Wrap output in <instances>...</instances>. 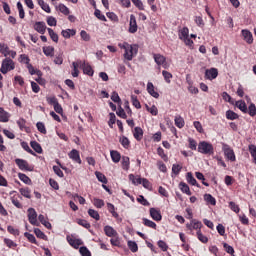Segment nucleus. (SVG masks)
<instances>
[{"mask_svg": "<svg viewBox=\"0 0 256 256\" xmlns=\"http://www.w3.org/2000/svg\"><path fill=\"white\" fill-rule=\"evenodd\" d=\"M20 193L23 197H26V199H31V190H29V188H21Z\"/></svg>", "mask_w": 256, "mask_h": 256, "instance_id": "62", "label": "nucleus"}, {"mask_svg": "<svg viewBox=\"0 0 256 256\" xmlns=\"http://www.w3.org/2000/svg\"><path fill=\"white\" fill-rule=\"evenodd\" d=\"M7 231H8V233H10V235H13L14 237H19V235H20L19 229L15 228L13 226H8Z\"/></svg>", "mask_w": 256, "mask_h": 256, "instance_id": "49", "label": "nucleus"}, {"mask_svg": "<svg viewBox=\"0 0 256 256\" xmlns=\"http://www.w3.org/2000/svg\"><path fill=\"white\" fill-rule=\"evenodd\" d=\"M94 15L99 21H107V18L101 13V10L95 8Z\"/></svg>", "mask_w": 256, "mask_h": 256, "instance_id": "57", "label": "nucleus"}, {"mask_svg": "<svg viewBox=\"0 0 256 256\" xmlns=\"http://www.w3.org/2000/svg\"><path fill=\"white\" fill-rule=\"evenodd\" d=\"M223 151L228 161H235V152L233 151V149H231V147H229V145L225 144L223 146Z\"/></svg>", "mask_w": 256, "mask_h": 256, "instance_id": "9", "label": "nucleus"}, {"mask_svg": "<svg viewBox=\"0 0 256 256\" xmlns=\"http://www.w3.org/2000/svg\"><path fill=\"white\" fill-rule=\"evenodd\" d=\"M153 59L158 67H167V58L161 54H153Z\"/></svg>", "mask_w": 256, "mask_h": 256, "instance_id": "6", "label": "nucleus"}, {"mask_svg": "<svg viewBox=\"0 0 256 256\" xmlns=\"http://www.w3.org/2000/svg\"><path fill=\"white\" fill-rule=\"evenodd\" d=\"M43 53L46 57H53L55 55V48L53 46H44Z\"/></svg>", "mask_w": 256, "mask_h": 256, "instance_id": "27", "label": "nucleus"}, {"mask_svg": "<svg viewBox=\"0 0 256 256\" xmlns=\"http://www.w3.org/2000/svg\"><path fill=\"white\" fill-rule=\"evenodd\" d=\"M143 225H145V227H150V229H157V224L147 218H143Z\"/></svg>", "mask_w": 256, "mask_h": 256, "instance_id": "42", "label": "nucleus"}, {"mask_svg": "<svg viewBox=\"0 0 256 256\" xmlns=\"http://www.w3.org/2000/svg\"><path fill=\"white\" fill-rule=\"evenodd\" d=\"M28 221L31 225H39V222H37V211H35V208L28 209Z\"/></svg>", "mask_w": 256, "mask_h": 256, "instance_id": "7", "label": "nucleus"}, {"mask_svg": "<svg viewBox=\"0 0 256 256\" xmlns=\"http://www.w3.org/2000/svg\"><path fill=\"white\" fill-rule=\"evenodd\" d=\"M174 123L178 129H183L185 127V120L181 116H176L174 119Z\"/></svg>", "mask_w": 256, "mask_h": 256, "instance_id": "32", "label": "nucleus"}, {"mask_svg": "<svg viewBox=\"0 0 256 256\" xmlns=\"http://www.w3.org/2000/svg\"><path fill=\"white\" fill-rule=\"evenodd\" d=\"M201 227H203V223L197 219H192V229H195L196 231H201Z\"/></svg>", "mask_w": 256, "mask_h": 256, "instance_id": "50", "label": "nucleus"}, {"mask_svg": "<svg viewBox=\"0 0 256 256\" xmlns=\"http://www.w3.org/2000/svg\"><path fill=\"white\" fill-rule=\"evenodd\" d=\"M18 177H19L20 181H22L26 185H29L31 183V178H29V176H27L23 173H19Z\"/></svg>", "mask_w": 256, "mask_h": 256, "instance_id": "54", "label": "nucleus"}, {"mask_svg": "<svg viewBox=\"0 0 256 256\" xmlns=\"http://www.w3.org/2000/svg\"><path fill=\"white\" fill-rule=\"evenodd\" d=\"M129 179L133 185H141V183L143 181V178H141L140 176L135 177V175H133V174L129 175Z\"/></svg>", "mask_w": 256, "mask_h": 256, "instance_id": "38", "label": "nucleus"}, {"mask_svg": "<svg viewBox=\"0 0 256 256\" xmlns=\"http://www.w3.org/2000/svg\"><path fill=\"white\" fill-rule=\"evenodd\" d=\"M131 102H132V105H133L136 109H141V102H139V99L137 98V96L132 95V96H131Z\"/></svg>", "mask_w": 256, "mask_h": 256, "instance_id": "56", "label": "nucleus"}, {"mask_svg": "<svg viewBox=\"0 0 256 256\" xmlns=\"http://www.w3.org/2000/svg\"><path fill=\"white\" fill-rule=\"evenodd\" d=\"M236 107L242 111V113H248L250 117H255L256 115V106L255 104L251 103L248 108L247 104L243 100L236 101Z\"/></svg>", "mask_w": 256, "mask_h": 256, "instance_id": "2", "label": "nucleus"}, {"mask_svg": "<svg viewBox=\"0 0 256 256\" xmlns=\"http://www.w3.org/2000/svg\"><path fill=\"white\" fill-rule=\"evenodd\" d=\"M150 217L154 221H161L163 219V216H161V211L157 210L156 208H150Z\"/></svg>", "mask_w": 256, "mask_h": 256, "instance_id": "16", "label": "nucleus"}, {"mask_svg": "<svg viewBox=\"0 0 256 256\" xmlns=\"http://www.w3.org/2000/svg\"><path fill=\"white\" fill-rule=\"evenodd\" d=\"M181 169H183V166L180 164H173L172 165V173L174 175H179L181 173Z\"/></svg>", "mask_w": 256, "mask_h": 256, "instance_id": "60", "label": "nucleus"}, {"mask_svg": "<svg viewBox=\"0 0 256 256\" xmlns=\"http://www.w3.org/2000/svg\"><path fill=\"white\" fill-rule=\"evenodd\" d=\"M81 68L83 69V73L84 75H88L89 77H93V67H91V65H89V63L86 62H82L81 63Z\"/></svg>", "mask_w": 256, "mask_h": 256, "instance_id": "15", "label": "nucleus"}, {"mask_svg": "<svg viewBox=\"0 0 256 256\" xmlns=\"http://www.w3.org/2000/svg\"><path fill=\"white\" fill-rule=\"evenodd\" d=\"M95 176L97 177L98 181H100V183H103L104 185H107V177L104 176L103 173H101L99 171H96Z\"/></svg>", "mask_w": 256, "mask_h": 256, "instance_id": "45", "label": "nucleus"}, {"mask_svg": "<svg viewBox=\"0 0 256 256\" xmlns=\"http://www.w3.org/2000/svg\"><path fill=\"white\" fill-rule=\"evenodd\" d=\"M129 33H137V18H135V15H130V23H129Z\"/></svg>", "mask_w": 256, "mask_h": 256, "instance_id": "13", "label": "nucleus"}, {"mask_svg": "<svg viewBox=\"0 0 256 256\" xmlns=\"http://www.w3.org/2000/svg\"><path fill=\"white\" fill-rule=\"evenodd\" d=\"M108 211L111 213L112 217L119 219V214L115 211V205L107 203Z\"/></svg>", "mask_w": 256, "mask_h": 256, "instance_id": "43", "label": "nucleus"}, {"mask_svg": "<svg viewBox=\"0 0 256 256\" xmlns=\"http://www.w3.org/2000/svg\"><path fill=\"white\" fill-rule=\"evenodd\" d=\"M24 237H26V239H28V241L30 243H34V245H38L37 243V239L35 238V235L29 233V232H25L24 233Z\"/></svg>", "mask_w": 256, "mask_h": 256, "instance_id": "51", "label": "nucleus"}, {"mask_svg": "<svg viewBox=\"0 0 256 256\" xmlns=\"http://www.w3.org/2000/svg\"><path fill=\"white\" fill-rule=\"evenodd\" d=\"M119 142L121 143L122 147H124V149H129V147H131V141H129V138L126 136H121Z\"/></svg>", "mask_w": 256, "mask_h": 256, "instance_id": "31", "label": "nucleus"}, {"mask_svg": "<svg viewBox=\"0 0 256 256\" xmlns=\"http://www.w3.org/2000/svg\"><path fill=\"white\" fill-rule=\"evenodd\" d=\"M128 247L132 253H137V251H139V246L135 241H128Z\"/></svg>", "mask_w": 256, "mask_h": 256, "instance_id": "44", "label": "nucleus"}, {"mask_svg": "<svg viewBox=\"0 0 256 256\" xmlns=\"http://www.w3.org/2000/svg\"><path fill=\"white\" fill-rule=\"evenodd\" d=\"M36 127L42 135H47V128H45V124L43 122H37Z\"/></svg>", "mask_w": 256, "mask_h": 256, "instance_id": "53", "label": "nucleus"}, {"mask_svg": "<svg viewBox=\"0 0 256 256\" xmlns=\"http://www.w3.org/2000/svg\"><path fill=\"white\" fill-rule=\"evenodd\" d=\"M198 153H202V155H213L215 148H213V144L210 142L201 141L198 144Z\"/></svg>", "mask_w": 256, "mask_h": 256, "instance_id": "3", "label": "nucleus"}, {"mask_svg": "<svg viewBox=\"0 0 256 256\" xmlns=\"http://www.w3.org/2000/svg\"><path fill=\"white\" fill-rule=\"evenodd\" d=\"M68 157L69 159H72L74 163H78L79 165H81V156L79 155L77 149H73L72 151H70Z\"/></svg>", "mask_w": 256, "mask_h": 256, "instance_id": "14", "label": "nucleus"}, {"mask_svg": "<svg viewBox=\"0 0 256 256\" xmlns=\"http://www.w3.org/2000/svg\"><path fill=\"white\" fill-rule=\"evenodd\" d=\"M204 201H206L207 205H217V200L211 194H205Z\"/></svg>", "mask_w": 256, "mask_h": 256, "instance_id": "29", "label": "nucleus"}, {"mask_svg": "<svg viewBox=\"0 0 256 256\" xmlns=\"http://www.w3.org/2000/svg\"><path fill=\"white\" fill-rule=\"evenodd\" d=\"M4 243L9 247V249H15V247H17V243L9 238H4Z\"/></svg>", "mask_w": 256, "mask_h": 256, "instance_id": "61", "label": "nucleus"}, {"mask_svg": "<svg viewBox=\"0 0 256 256\" xmlns=\"http://www.w3.org/2000/svg\"><path fill=\"white\" fill-rule=\"evenodd\" d=\"M196 235H197L198 239L201 241V243H208L209 238H207V236L203 235L201 230H198L196 232Z\"/></svg>", "mask_w": 256, "mask_h": 256, "instance_id": "58", "label": "nucleus"}, {"mask_svg": "<svg viewBox=\"0 0 256 256\" xmlns=\"http://www.w3.org/2000/svg\"><path fill=\"white\" fill-rule=\"evenodd\" d=\"M66 239L69 245H71V247H73L74 249H79V247L83 245V240L81 239H73L71 238V236H67Z\"/></svg>", "mask_w": 256, "mask_h": 256, "instance_id": "12", "label": "nucleus"}, {"mask_svg": "<svg viewBox=\"0 0 256 256\" xmlns=\"http://www.w3.org/2000/svg\"><path fill=\"white\" fill-rule=\"evenodd\" d=\"M10 115L3 107H0V123H8Z\"/></svg>", "mask_w": 256, "mask_h": 256, "instance_id": "19", "label": "nucleus"}, {"mask_svg": "<svg viewBox=\"0 0 256 256\" xmlns=\"http://www.w3.org/2000/svg\"><path fill=\"white\" fill-rule=\"evenodd\" d=\"M109 121H108V125L110 127V129H113V125H115V123L117 122V116H115V113L111 112L109 114Z\"/></svg>", "mask_w": 256, "mask_h": 256, "instance_id": "48", "label": "nucleus"}, {"mask_svg": "<svg viewBox=\"0 0 256 256\" xmlns=\"http://www.w3.org/2000/svg\"><path fill=\"white\" fill-rule=\"evenodd\" d=\"M76 33L77 31L75 29H66L62 30L61 35L64 37V39H71V37H74Z\"/></svg>", "mask_w": 256, "mask_h": 256, "instance_id": "20", "label": "nucleus"}, {"mask_svg": "<svg viewBox=\"0 0 256 256\" xmlns=\"http://www.w3.org/2000/svg\"><path fill=\"white\" fill-rule=\"evenodd\" d=\"M79 253L82 256H91V251H89L86 246L80 247Z\"/></svg>", "mask_w": 256, "mask_h": 256, "instance_id": "64", "label": "nucleus"}, {"mask_svg": "<svg viewBox=\"0 0 256 256\" xmlns=\"http://www.w3.org/2000/svg\"><path fill=\"white\" fill-rule=\"evenodd\" d=\"M81 60H78L77 62H72V67H73V71H72V77H79V66L81 67Z\"/></svg>", "mask_w": 256, "mask_h": 256, "instance_id": "22", "label": "nucleus"}, {"mask_svg": "<svg viewBox=\"0 0 256 256\" xmlns=\"http://www.w3.org/2000/svg\"><path fill=\"white\" fill-rule=\"evenodd\" d=\"M133 135L136 141H141V139H143V129L141 127H135Z\"/></svg>", "mask_w": 256, "mask_h": 256, "instance_id": "21", "label": "nucleus"}, {"mask_svg": "<svg viewBox=\"0 0 256 256\" xmlns=\"http://www.w3.org/2000/svg\"><path fill=\"white\" fill-rule=\"evenodd\" d=\"M178 37L181 41L189 37V28L184 27L181 30H179Z\"/></svg>", "mask_w": 256, "mask_h": 256, "instance_id": "28", "label": "nucleus"}, {"mask_svg": "<svg viewBox=\"0 0 256 256\" xmlns=\"http://www.w3.org/2000/svg\"><path fill=\"white\" fill-rule=\"evenodd\" d=\"M20 131H26V133H29V127L26 126L27 120L24 118H20L16 121Z\"/></svg>", "mask_w": 256, "mask_h": 256, "instance_id": "18", "label": "nucleus"}, {"mask_svg": "<svg viewBox=\"0 0 256 256\" xmlns=\"http://www.w3.org/2000/svg\"><path fill=\"white\" fill-rule=\"evenodd\" d=\"M241 35L243 37V40L248 43V45H253V33L249 31L248 29H243L241 31Z\"/></svg>", "mask_w": 256, "mask_h": 256, "instance_id": "11", "label": "nucleus"}, {"mask_svg": "<svg viewBox=\"0 0 256 256\" xmlns=\"http://www.w3.org/2000/svg\"><path fill=\"white\" fill-rule=\"evenodd\" d=\"M179 187L182 193H185L186 195H191V189L189 188V185H187V183L180 182Z\"/></svg>", "mask_w": 256, "mask_h": 256, "instance_id": "34", "label": "nucleus"}, {"mask_svg": "<svg viewBox=\"0 0 256 256\" xmlns=\"http://www.w3.org/2000/svg\"><path fill=\"white\" fill-rule=\"evenodd\" d=\"M13 69H15V62H13L11 58H5L2 61V65L0 68L1 73L3 75H7V73H9V71H13Z\"/></svg>", "mask_w": 256, "mask_h": 256, "instance_id": "4", "label": "nucleus"}, {"mask_svg": "<svg viewBox=\"0 0 256 256\" xmlns=\"http://www.w3.org/2000/svg\"><path fill=\"white\" fill-rule=\"evenodd\" d=\"M34 29L37 31V33H40V35H45V32L47 31V24H45L43 21L35 22Z\"/></svg>", "mask_w": 256, "mask_h": 256, "instance_id": "10", "label": "nucleus"}, {"mask_svg": "<svg viewBox=\"0 0 256 256\" xmlns=\"http://www.w3.org/2000/svg\"><path fill=\"white\" fill-rule=\"evenodd\" d=\"M120 49H124V59L126 61H133V57L137 56L139 53V46L137 44H129L124 42L123 44H118Z\"/></svg>", "mask_w": 256, "mask_h": 256, "instance_id": "1", "label": "nucleus"}, {"mask_svg": "<svg viewBox=\"0 0 256 256\" xmlns=\"http://www.w3.org/2000/svg\"><path fill=\"white\" fill-rule=\"evenodd\" d=\"M249 153L253 159V163L256 165V146L254 144H250L248 146Z\"/></svg>", "mask_w": 256, "mask_h": 256, "instance_id": "40", "label": "nucleus"}, {"mask_svg": "<svg viewBox=\"0 0 256 256\" xmlns=\"http://www.w3.org/2000/svg\"><path fill=\"white\" fill-rule=\"evenodd\" d=\"M10 51L11 50H9V46H7L6 44L0 43V53H2L4 57H7Z\"/></svg>", "mask_w": 256, "mask_h": 256, "instance_id": "46", "label": "nucleus"}, {"mask_svg": "<svg viewBox=\"0 0 256 256\" xmlns=\"http://www.w3.org/2000/svg\"><path fill=\"white\" fill-rule=\"evenodd\" d=\"M104 232H105V235H107V237H117V232L113 229L112 226H105L104 227Z\"/></svg>", "mask_w": 256, "mask_h": 256, "instance_id": "25", "label": "nucleus"}, {"mask_svg": "<svg viewBox=\"0 0 256 256\" xmlns=\"http://www.w3.org/2000/svg\"><path fill=\"white\" fill-rule=\"evenodd\" d=\"M56 11H60L63 15H69L71 11L68 7L65 6V4H58L55 6Z\"/></svg>", "mask_w": 256, "mask_h": 256, "instance_id": "26", "label": "nucleus"}, {"mask_svg": "<svg viewBox=\"0 0 256 256\" xmlns=\"http://www.w3.org/2000/svg\"><path fill=\"white\" fill-rule=\"evenodd\" d=\"M36 1L43 11H45L46 13H51V7H49V4H47L45 0H36Z\"/></svg>", "mask_w": 256, "mask_h": 256, "instance_id": "30", "label": "nucleus"}, {"mask_svg": "<svg viewBox=\"0 0 256 256\" xmlns=\"http://www.w3.org/2000/svg\"><path fill=\"white\" fill-rule=\"evenodd\" d=\"M162 75H163L166 83H171V79H173V74H171V72L164 70V71H162Z\"/></svg>", "mask_w": 256, "mask_h": 256, "instance_id": "59", "label": "nucleus"}, {"mask_svg": "<svg viewBox=\"0 0 256 256\" xmlns=\"http://www.w3.org/2000/svg\"><path fill=\"white\" fill-rule=\"evenodd\" d=\"M30 145H31L32 149L35 150L36 153H39V154L43 153V148L41 147V144H39V142L32 141V142H30Z\"/></svg>", "mask_w": 256, "mask_h": 256, "instance_id": "35", "label": "nucleus"}, {"mask_svg": "<svg viewBox=\"0 0 256 256\" xmlns=\"http://www.w3.org/2000/svg\"><path fill=\"white\" fill-rule=\"evenodd\" d=\"M88 215L92 217V219H95V221H99L101 219V216L99 215V212H97L94 209H89L88 210Z\"/></svg>", "mask_w": 256, "mask_h": 256, "instance_id": "52", "label": "nucleus"}, {"mask_svg": "<svg viewBox=\"0 0 256 256\" xmlns=\"http://www.w3.org/2000/svg\"><path fill=\"white\" fill-rule=\"evenodd\" d=\"M239 117V114L233 112V110H227L226 111V119L229 121H235Z\"/></svg>", "mask_w": 256, "mask_h": 256, "instance_id": "37", "label": "nucleus"}, {"mask_svg": "<svg viewBox=\"0 0 256 256\" xmlns=\"http://www.w3.org/2000/svg\"><path fill=\"white\" fill-rule=\"evenodd\" d=\"M110 157L113 163H119V161H121V153H119L117 150H111Z\"/></svg>", "mask_w": 256, "mask_h": 256, "instance_id": "23", "label": "nucleus"}, {"mask_svg": "<svg viewBox=\"0 0 256 256\" xmlns=\"http://www.w3.org/2000/svg\"><path fill=\"white\" fill-rule=\"evenodd\" d=\"M34 233L36 237H38V239H43V241H47V235H45L43 231H41V229L35 228Z\"/></svg>", "mask_w": 256, "mask_h": 256, "instance_id": "47", "label": "nucleus"}, {"mask_svg": "<svg viewBox=\"0 0 256 256\" xmlns=\"http://www.w3.org/2000/svg\"><path fill=\"white\" fill-rule=\"evenodd\" d=\"M147 92L151 97H154V99H159V93L155 91V86L151 82L147 83Z\"/></svg>", "mask_w": 256, "mask_h": 256, "instance_id": "17", "label": "nucleus"}, {"mask_svg": "<svg viewBox=\"0 0 256 256\" xmlns=\"http://www.w3.org/2000/svg\"><path fill=\"white\" fill-rule=\"evenodd\" d=\"M27 69H28L30 75H37L38 77H42V75H43V72H41V70H35V68L33 67L32 64H28Z\"/></svg>", "mask_w": 256, "mask_h": 256, "instance_id": "33", "label": "nucleus"}, {"mask_svg": "<svg viewBox=\"0 0 256 256\" xmlns=\"http://www.w3.org/2000/svg\"><path fill=\"white\" fill-rule=\"evenodd\" d=\"M15 163L21 171H33L34 169L33 166L29 165V162H27V160H23L21 158H16Z\"/></svg>", "mask_w": 256, "mask_h": 256, "instance_id": "5", "label": "nucleus"}, {"mask_svg": "<svg viewBox=\"0 0 256 256\" xmlns=\"http://www.w3.org/2000/svg\"><path fill=\"white\" fill-rule=\"evenodd\" d=\"M38 220L42 225H44V227H46V229H51V223L45 219V216L43 214H40L38 216Z\"/></svg>", "mask_w": 256, "mask_h": 256, "instance_id": "41", "label": "nucleus"}, {"mask_svg": "<svg viewBox=\"0 0 256 256\" xmlns=\"http://www.w3.org/2000/svg\"><path fill=\"white\" fill-rule=\"evenodd\" d=\"M130 165H131V162L129 160V157L123 156L122 157V169H124V171H129Z\"/></svg>", "mask_w": 256, "mask_h": 256, "instance_id": "36", "label": "nucleus"}, {"mask_svg": "<svg viewBox=\"0 0 256 256\" xmlns=\"http://www.w3.org/2000/svg\"><path fill=\"white\" fill-rule=\"evenodd\" d=\"M20 63H24V65H30L31 64V59H29V56L26 54H21L19 58Z\"/></svg>", "mask_w": 256, "mask_h": 256, "instance_id": "55", "label": "nucleus"}, {"mask_svg": "<svg viewBox=\"0 0 256 256\" xmlns=\"http://www.w3.org/2000/svg\"><path fill=\"white\" fill-rule=\"evenodd\" d=\"M186 180H187V183H189L190 185H193L194 187H199L197 180L195 179V177H193V173L188 172L186 174Z\"/></svg>", "mask_w": 256, "mask_h": 256, "instance_id": "24", "label": "nucleus"}, {"mask_svg": "<svg viewBox=\"0 0 256 256\" xmlns=\"http://www.w3.org/2000/svg\"><path fill=\"white\" fill-rule=\"evenodd\" d=\"M47 31L52 41H54V43H59V35L55 33V31H53L51 28H47Z\"/></svg>", "mask_w": 256, "mask_h": 256, "instance_id": "39", "label": "nucleus"}, {"mask_svg": "<svg viewBox=\"0 0 256 256\" xmlns=\"http://www.w3.org/2000/svg\"><path fill=\"white\" fill-rule=\"evenodd\" d=\"M219 75V70L217 68H210L205 71V79L209 81H213V79H217Z\"/></svg>", "mask_w": 256, "mask_h": 256, "instance_id": "8", "label": "nucleus"}, {"mask_svg": "<svg viewBox=\"0 0 256 256\" xmlns=\"http://www.w3.org/2000/svg\"><path fill=\"white\" fill-rule=\"evenodd\" d=\"M157 245L161 249V251L165 252V251H167L169 249V245H167V243L165 241H163V240H159L157 242Z\"/></svg>", "mask_w": 256, "mask_h": 256, "instance_id": "63", "label": "nucleus"}]
</instances>
